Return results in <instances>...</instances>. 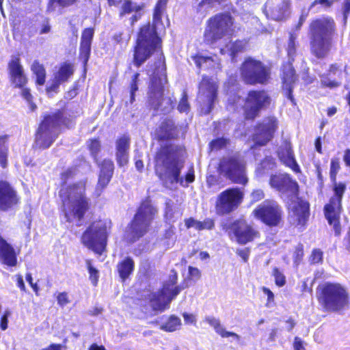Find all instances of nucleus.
I'll list each match as a JSON object with an SVG mask.
<instances>
[{
	"label": "nucleus",
	"mask_w": 350,
	"mask_h": 350,
	"mask_svg": "<svg viewBox=\"0 0 350 350\" xmlns=\"http://www.w3.org/2000/svg\"><path fill=\"white\" fill-rule=\"evenodd\" d=\"M72 169H68L62 173L61 179L64 184L59 190L63 211L68 221H80L89 209V199L86 196V180L66 185V180L74 176Z\"/></svg>",
	"instance_id": "obj_1"
},
{
	"label": "nucleus",
	"mask_w": 350,
	"mask_h": 350,
	"mask_svg": "<svg viewBox=\"0 0 350 350\" xmlns=\"http://www.w3.org/2000/svg\"><path fill=\"white\" fill-rule=\"evenodd\" d=\"M154 169L157 176L163 185L168 189L176 188L179 183L183 186L184 180L180 176L184 161L180 158V150L173 144L161 146L154 158Z\"/></svg>",
	"instance_id": "obj_2"
},
{
	"label": "nucleus",
	"mask_w": 350,
	"mask_h": 350,
	"mask_svg": "<svg viewBox=\"0 0 350 350\" xmlns=\"http://www.w3.org/2000/svg\"><path fill=\"white\" fill-rule=\"evenodd\" d=\"M168 1L157 0L153 12V25L148 24L140 29L133 57L134 65L137 67H139L151 56L159 42L156 31L161 23Z\"/></svg>",
	"instance_id": "obj_3"
},
{
	"label": "nucleus",
	"mask_w": 350,
	"mask_h": 350,
	"mask_svg": "<svg viewBox=\"0 0 350 350\" xmlns=\"http://www.w3.org/2000/svg\"><path fill=\"white\" fill-rule=\"evenodd\" d=\"M148 88V102L154 110L167 113L174 108L175 98L169 92L166 68L161 59L157 62Z\"/></svg>",
	"instance_id": "obj_4"
},
{
	"label": "nucleus",
	"mask_w": 350,
	"mask_h": 350,
	"mask_svg": "<svg viewBox=\"0 0 350 350\" xmlns=\"http://www.w3.org/2000/svg\"><path fill=\"white\" fill-rule=\"evenodd\" d=\"M334 28V23L331 18H323L311 23L310 25L312 36L311 50L318 58H323L327 54Z\"/></svg>",
	"instance_id": "obj_5"
},
{
	"label": "nucleus",
	"mask_w": 350,
	"mask_h": 350,
	"mask_svg": "<svg viewBox=\"0 0 350 350\" xmlns=\"http://www.w3.org/2000/svg\"><path fill=\"white\" fill-rule=\"evenodd\" d=\"M157 213V209L152 206L150 201H144L126 232V237L128 241L134 242L144 236Z\"/></svg>",
	"instance_id": "obj_6"
},
{
	"label": "nucleus",
	"mask_w": 350,
	"mask_h": 350,
	"mask_svg": "<svg viewBox=\"0 0 350 350\" xmlns=\"http://www.w3.org/2000/svg\"><path fill=\"white\" fill-rule=\"evenodd\" d=\"M319 301L323 308L331 312L344 309L349 303L346 289L339 284H326L321 288Z\"/></svg>",
	"instance_id": "obj_7"
},
{
	"label": "nucleus",
	"mask_w": 350,
	"mask_h": 350,
	"mask_svg": "<svg viewBox=\"0 0 350 350\" xmlns=\"http://www.w3.org/2000/svg\"><path fill=\"white\" fill-rule=\"evenodd\" d=\"M62 116V113L58 111L44 117L36 133L35 143L37 147L46 149L51 146L59 134Z\"/></svg>",
	"instance_id": "obj_8"
},
{
	"label": "nucleus",
	"mask_w": 350,
	"mask_h": 350,
	"mask_svg": "<svg viewBox=\"0 0 350 350\" xmlns=\"http://www.w3.org/2000/svg\"><path fill=\"white\" fill-rule=\"evenodd\" d=\"M177 275L174 273L170 280V283L164 284L162 290L157 293L147 291L144 294L146 299L148 300L150 307L154 311H163L169 307L170 303L182 288L178 286H174L176 283Z\"/></svg>",
	"instance_id": "obj_9"
},
{
	"label": "nucleus",
	"mask_w": 350,
	"mask_h": 350,
	"mask_svg": "<svg viewBox=\"0 0 350 350\" xmlns=\"http://www.w3.org/2000/svg\"><path fill=\"white\" fill-rule=\"evenodd\" d=\"M233 18L230 14L222 13L215 15L208 21L205 30L206 41L213 43L225 36L233 33Z\"/></svg>",
	"instance_id": "obj_10"
},
{
	"label": "nucleus",
	"mask_w": 350,
	"mask_h": 350,
	"mask_svg": "<svg viewBox=\"0 0 350 350\" xmlns=\"http://www.w3.org/2000/svg\"><path fill=\"white\" fill-rule=\"evenodd\" d=\"M107 240V226L102 221L93 222L81 237L83 244L98 254H101L105 250Z\"/></svg>",
	"instance_id": "obj_11"
},
{
	"label": "nucleus",
	"mask_w": 350,
	"mask_h": 350,
	"mask_svg": "<svg viewBox=\"0 0 350 350\" xmlns=\"http://www.w3.org/2000/svg\"><path fill=\"white\" fill-rule=\"evenodd\" d=\"M269 75V69L260 61L252 57L245 59L241 67V76L248 84H265Z\"/></svg>",
	"instance_id": "obj_12"
},
{
	"label": "nucleus",
	"mask_w": 350,
	"mask_h": 350,
	"mask_svg": "<svg viewBox=\"0 0 350 350\" xmlns=\"http://www.w3.org/2000/svg\"><path fill=\"white\" fill-rule=\"evenodd\" d=\"M219 173L238 184L245 185L247 182L244 161L239 157H224L219 166Z\"/></svg>",
	"instance_id": "obj_13"
},
{
	"label": "nucleus",
	"mask_w": 350,
	"mask_h": 350,
	"mask_svg": "<svg viewBox=\"0 0 350 350\" xmlns=\"http://www.w3.org/2000/svg\"><path fill=\"white\" fill-rule=\"evenodd\" d=\"M346 189L344 183H336L334 185V197L330 199L329 203L325 206V215L329 224L332 225L336 235L340 234L339 216L341 211V200Z\"/></svg>",
	"instance_id": "obj_14"
},
{
	"label": "nucleus",
	"mask_w": 350,
	"mask_h": 350,
	"mask_svg": "<svg viewBox=\"0 0 350 350\" xmlns=\"http://www.w3.org/2000/svg\"><path fill=\"white\" fill-rule=\"evenodd\" d=\"M243 199V193L237 187L222 191L217 199L215 205L217 213L225 215L234 211L241 204Z\"/></svg>",
	"instance_id": "obj_15"
},
{
	"label": "nucleus",
	"mask_w": 350,
	"mask_h": 350,
	"mask_svg": "<svg viewBox=\"0 0 350 350\" xmlns=\"http://www.w3.org/2000/svg\"><path fill=\"white\" fill-rule=\"evenodd\" d=\"M217 85L213 79L204 77L199 84L198 101L201 105V113L208 114L211 112L217 97Z\"/></svg>",
	"instance_id": "obj_16"
},
{
	"label": "nucleus",
	"mask_w": 350,
	"mask_h": 350,
	"mask_svg": "<svg viewBox=\"0 0 350 350\" xmlns=\"http://www.w3.org/2000/svg\"><path fill=\"white\" fill-rule=\"evenodd\" d=\"M271 98L263 90L249 92L245 100V114L247 119H254L260 111L269 105Z\"/></svg>",
	"instance_id": "obj_17"
},
{
	"label": "nucleus",
	"mask_w": 350,
	"mask_h": 350,
	"mask_svg": "<svg viewBox=\"0 0 350 350\" xmlns=\"http://www.w3.org/2000/svg\"><path fill=\"white\" fill-rule=\"evenodd\" d=\"M254 214L265 224L275 226L280 221L282 211L275 201L267 200L254 209Z\"/></svg>",
	"instance_id": "obj_18"
},
{
	"label": "nucleus",
	"mask_w": 350,
	"mask_h": 350,
	"mask_svg": "<svg viewBox=\"0 0 350 350\" xmlns=\"http://www.w3.org/2000/svg\"><path fill=\"white\" fill-rule=\"evenodd\" d=\"M277 128V120L273 118H269L256 127L253 136V140L256 144L259 146L265 145L270 141Z\"/></svg>",
	"instance_id": "obj_19"
},
{
	"label": "nucleus",
	"mask_w": 350,
	"mask_h": 350,
	"mask_svg": "<svg viewBox=\"0 0 350 350\" xmlns=\"http://www.w3.org/2000/svg\"><path fill=\"white\" fill-rule=\"evenodd\" d=\"M19 202L16 191L8 183L0 181V210L8 211L18 205Z\"/></svg>",
	"instance_id": "obj_20"
},
{
	"label": "nucleus",
	"mask_w": 350,
	"mask_h": 350,
	"mask_svg": "<svg viewBox=\"0 0 350 350\" xmlns=\"http://www.w3.org/2000/svg\"><path fill=\"white\" fill-rule=\"evenodd\" d=\"M289 218L296 226H304L309 216V204L307 202L297 199L289 204Z\"/></svg>",
	"instance_id": "obj_21"
},
{
	"label": "nucleus",
	"mask_w": 350,
	"mask_h": 350,
	"mask_svg": "<svg viewBox=\"0 0 350 350\" xmlns=\"http://www.w3.org/2000/svg\"><path fill=\"white\" fill-rule=\"evenodd\" d=\"M230 230L233 232L237 241L242 245L253 241L254 239L258 236V232L244 220L234 221L231 225Z\"/></svg>",
	"instance_id": "obj_22"
},
{
	"label": "nucleus",
	"mask_w": 350,
	"mask_h": 350,
	"mask_svg": "<svg viewBox=\"0 0 350 350\" xmlns=\"http://www.w3.org/2000/svg\"><path fill=\"white\" fill-rule=\"evenodd\" d=\"M269 184L272 188L277 189L282 193L289 192L295 197L298 192V184L288 174L272 175Z\"/></svg>",
	"instance_id": "obj_23"
},
{
	"label": "nucleus",
	"mask_w": 350,
	"mask_h": 350,
	"mask_svg": "<svg viewBox=\"0 0 350 350\" xmlns=\"http://www.w3.org/2000/svg\"><path fill=\"white\" fill-rule=\"evenodd\" d=\"M100 174L96 187V193L99 196L102 191L107 186L113 174L114 165L111 160L104 159L99 165Z\"/></svg>",
	"instance_id": "obj_24"
},
{
	"label": "nucleus",
	"mask_w": 350,
	"mask_h": 350,
	"mask_svg": "<svg viewBox=\"0 0 350 350\" xmlns=\"http://www.w3.org/2000/svg\"><path fill=\"white\" fill-rule=\"evenodd\" d=\"M283 92L286 98L295 105V100L293 96V83L296 80L295 70L291 63L283 67Z\"/></svg>",
	"instance_id": "obj_25"
},
{
	"label": "nucleus",
	"mask_w": 350,
	"mask_h": 350,
	"mask_svg": "<svg viewBox=\"0 0 350 350\" xmlns=\"http://www.w3.org/2000/svg\"><path fill=\"white\" fill-rule=\"evenodd\" d=\"M342 70L336 64L331 65L327 74L319 75L321 85L330 89L336 88L341 85Z\"/></svg>",
	"instance_id": "obj_26"
},
{
	"label": "nucleus",
	"mask_w": 350,
	"mask_h": 350,
	"mask_svg": "<svg viewBox=\"0 0 350 350\" xmlns=\"http://www.w3.org/2000/svg\"><path fill=\"white\" fill-rule=\"evenodd\" d=\"M130 141V137L126 135H123L116 141V159L120 167L124 166L129 161Z\"/></svg>",
	"instance_id": "obj_27"
},
{
	"label": "nucleus",
	"mask_w": 350,
	"mask_h": 350,
	"mask_svg": "<svg viewBox=\"0 0 350 350\" xmlns=\"http://www.w3.org/2000/svg\"><path fill=\"white\" fill-rule=\"evenodd\" d=\"M8 69L12 83L16 86L23 87L27 82L23 68L18 57H13L8 64Z\"/></svg>",
	"instance_id": "obj_28"
},
{
	"label": "nucleus",
	"mask_w": 350,
	"mask_h": 350,
	"mask_svg": "<svg viewBox=\"0 0 350 350\" xmlns=\"http://www.w3.org/2000/svg\"><path fill=\"white\" fill-rule=\"evenodd\" d=\"M0 260L9 267L17 264L16 254L12 245L8 243L0 234Z\"/></svg>",
	"instance_id": "obj_29"
},
{
	"label": "nucleus",
	"mask_w": 350,
	"mask_h": 350,
	"mask_svg": "<svg viewBox=\"0 0 350 350\" xmlns=\"http://www.w3.org/2000/svg\"><path fill=\"white\" fill-rule=\"evenodd\" d=\"M73 74L72 66L69 64L62 65L55 75L54 79L50 86L46 88L47 92H56L62 83L66 81Z\"/></svg>",
	"instance_id": "obj_30"
},
{
	"label": "nucleus",
	"mask_w": 350,
	"mask_h": 350,
	"mask_svg": "<svg viewBox=\"0 0 350 350\" xmlns=\"http://www.w3.org/2000/svg\"><path fill=\"white\" fill-rule=\"evenodd\" d=\"M205 321L215 329V332L221 338H230V342L239 344L241 337L237 334L229 332L221 324L220 321L213 317H206Z\"/></svg>",
	"instance_id": "obj_31"
},
{
	"label": "nucleus",
	"mask_w": 350,
	"mask_h": 350,
	"mask_svg": "<svg viewBox=\"0 0 350 350\" xmlns=\"http://www.w3.org/2000/svg\"><path fill=\"white\" fill-rule=\"evenodd\" d=\"M278 157L280 161L289 167L293 172L297 173L300 172L299 167L295 161L291 146L288 144H285L281 146L278 150Z\"/></svg>",
	"instance_id": "obj_32"
},
{
	"label": "nucleus",
	"mask_w": 350,
	"mask_h": 350,
	"mask_svg": "<svg viewBox=\"0 0 350 350\" xmlns=\"http://www.w3.org/2000/svg\"><path fill=\"white\" fill-rule=\"evenodd\" d=\"M142 8L143 6L137 5L130 0H124L120 8V16L123 17L126 14L134 13L131 18V24L133 25L135 22L140 18L141 14L139 12L142 10Z\"/></svg>",
	"instance_id": "obj_33"
},
{
	"label": "nucleus",
	"mask_w": 350,
	"mask_h": 350,
	"mask_svg": "<svg viewBox=\"0 0 350 350\" xmlns=\"http://www.w3.org/2000/svg\"><path fill=\"white\" fill-rule=\"evenodd\" d=\"M157 134L158 138L161 140L176 137L178 135V131L174 122L170 119L164 120L158 129Z\"/></svg>",
	"instance_id": "obj_34"
},
{
	"label": "nucleus",
	"mask_w": 350,
	"mask_h": 350,
	"mask_svg": "<svg viewBox=\"0 0 350 350\" xmlns=\"http://www.w3.org/2000/svg\"><path fill=\"white\" fill-rule=\"evenodd\" d=\"M290 14V1L282 0L270 12V17L275 21H281Z\"/></svg>",
	"instance_id": "obj_35"
},
{
	"label": "nucleus",
	"mask_w": 350,
	"mask_h": 350,
	"mask_svg": "<svg viewBox=\"0 0 350 350\" xmlns=\"http://www.w3.org/2000/svg\"><path fill=\"white\" fill-rule=\"evenodd\" d=\"M134 268V262L133 260L128 257L120 262L118 265V271L120 275V277L122 280L126 279L130 274L132 273Z\"/></svg>",
	"instance_id": "obj_36"
},
{
	"label": "nucleus",
	"mask_w": 350,
	"mask_h": 350,
	"mask_svg": "<svg viewBox=\"0 0 350 350\" xmlns=\"http://www.w3.org/2000/svg\"><path fill=\"white\" fill-rule=\"evenodd\" d=\"M246 44L247 42L245 40H236L226 44L224 49H220V52L222 54L229 52L230 55L234 58L237 53L242 52L245 49Z\"/></svg>",
	"instance_id": "obj_37"
},
{
	"label": "nucleus",
	"mask_w": 350,
	"mask_h": 350,
	"mask_svg": "<svg viewBox=\"0 0 350 350\" xmlns=\"http://www.w3.org/2000/svg\"><path fill=\"white\" fill-rule=\"evenodd\" d=\"M31 70L36 76V83L39 85H44L45 82L46 72L43 66L35 61L31 65Z\"/></svg>",
	"instance_id": "obj_38"
},
{
	"label": "nucleus",
	"mask_w": 350,
	"mask_h": 350,
	"mask_svg": "<svg viewBox=\"0 0 350 350\" xmlns=\"http://www.w3.org/2000/svg\"><path fill=\"white\" fill-rule=\"evenodd\" d=\"M31 70L36 76V83L39 85H44L45 82L46 72L43 66L35 61L31 65Z\"/></svg>",
	"instance_id": "obj_39"
},
{
	"label": "nucleus",
	"mask_w": 350,
	"mask_h": 350,
	"mask_svg": "<svg viewBox=\"0 0 350 350\" xmlns=\"http://www.w3.org/2000/svg\"><path fill=\"white\" fill-rule=\"evenodd\" d=\"M181 325L180 319L175 316L169 317L167 321L161 326V329L166 332H174Z\"/></svg>",
	"instance_id": "obj_40"
},
{
	"label": "nucleus",
	"mask_w": 350,
	"mask_h": 350,
	"mask_svg": "<svg viewBox=\"0 0 350 350\" xmlns=\"http://www.w3.org/2000/svg\"><path fill=\"white\" fill-rule=\"evenodd\" d=\"M179 215L178 207L175 206L172 200H167L165 202V217L166 219L171 222L176 215Z\"/></svg>",
	"instance_id": "obj_41"
},
{
	"label": "nucleus",
	"mask_w": 350,
	"mask_h": 350,
	"mask_svg": "<svg viewBox=\"0 0 350 350\" xmlns=\"http://www.w3.org/2000/svg\"><path fill=\"white\" fill-rule=\"evenodd\" d=\"M7 136H0V165L3 167L7 166L8 146L6 144Z\"/></svg>",
	"instance_id": "obj_42"
},
{
	"label": "nucleus",
	"mask_w": 350,
	"mask_h": 350,
	"mask_svg": "<svg viewBox=\"0 0 350 350\" xmlns=\"http://www.w3.org/2000/svg\"><path fill=\"white\" fill-rule=\"evenodd\" d=\"M250 1V0H236V4L240 7V11L235 10L234 12L241 15L244 21L247 19L248 16H250L249 14Z\"/></svg>",
	"instance_id": "obj_43"
},
{
	"label": "nucleus",
	"mask_w": 350,
	"mask_h": 350,
	"mask_svg": "<svg viewBox=\"0 0 350 350\" xmlns=\"http://www.w3.org/2000/svg\"><path fill=\"white\" fill-rule=\"evenodd\" d=\"M194 62L198 68L213 66V59L210 57L197 55L193 57Z\"/></svg>",
	"instance_id": "obj_44"
},
{
	"label": "nucleus",
	"mask_w": 350,
	"mask_h": 350,
	"mask_svg": "<svg viewBox=\"0 0 350 350\" xmlns=\"http://www.w3.org/2000/svg\"><path fill=\"white\" fill-rule=\"evenodd\" d=\"M273 166V163H271V159H266L256 168V176L258 177H262V176L267 174L268 173L269 169H271Z\"/></svg>",
	"instance_id": "obj_45"
},
{
	"label": "nucleus",
	"mask_w": 350,
	"mask_h": 350,
	"mask_svg": "<svg viewBox=\"0 0 350 350\" xmlns=\"http://www.w3.org/2000/svg\"><path fill=\"white\" fill-rule=\"evenodd\" d=\"M139 73H135L131 79V82L129 88L130 92V103L132 104L135 98V93L138 90V81H139Z\"/></svg>",
	"instance_id": "obj_46"
},
{
	"label": "nucleus",
	"mask_w": 350,
	"mask_h": 350,
	"mask_svg": "<svg viewBox=\"0 0 350 350\" xmlns=\"http://www.w3.org/2000/svg\"><path fill=\"white\" fill-rule=\"evenodd\" d=\"M91 44L89 43L81 42L80 44V59L84 64H86L89 59Z\"/></svg>",
	"instance_id": "obj_47"
},
{
	"label": "nucleus",
	"mask_w": 350,
	"mask_h": 350,
	"mask_svg": "<svg viewBox=\"0 0 350 350\" xmlns=\"http://www.w3.org/2000/svg\"><path fill=\"white\" fill-rule=\"evenodd\" d=\"M334 2V0H315L310 5L309 10H313L314 12L319 11V9H316L317 5H320L323 8L327 9L330 8Z\"/></svg>",
	"instance_id": "obj_48"
},
{
	"label": "nucleus",
	"mask_w": 350,
	"mask_h": 350,
	"mask_svg": "<svg viewBox=\"0 0 350 350\" xmlns=\"http://www.w3.org/2000/svg\"><path fill=\"white\" fill-rule=\"evenodd\" d=\"M177 108L180 113H187L190 110V105L188 103L187 94L185 92L183 93V96Z\"/></svg>",
	"instance_id": "obj_49"
},
{
	"label": "nucleus",
	"mask_w": 350,
	"mask_h": 350,
	"mask_svg": "<svg viewBox=\"0 0 350 350\" xmlns=\"http://www.w3.org/2000/svg\"><path fill=\"white\" fill-rule=\"evenodd\" d=\"M226 1V0H202L198 5V10L200 12L204 6H206V8H213L224 3Z\"/></svg>",
	"instance_id": "obj_50"
},
{
	"label": "nucleus",
	"mask_w": 350,
	"mask_h": 350,
	"mask_svg": "<svg viewBox=\"0 0 350 350\" xmlns=\"http://www.w3.org/2000/svg\"><path fill=\"white\" fill-rule=\"evenodd\" d=\"M87 265L90 273V279L94 285H96L98 279V271L92 266L90 260H87Z\"/></svg>",
	"instance_id": "obj_51"
},
{
	"label": "nucleus",
	"mask_w": 350,
	"mask_h": 350,
	"mask_svg": "<svg viewBox=\"0 0 350 350\" xmlns=\"http://www.w3.org/2000/svg\"><path fill=\"white\" fill-rule=\"evenodd\" d=\"M89 149L91 152L92 155L94 157V159L96 161V155L100 151V144L99 141L97 139H91L88 144Z\"/></svg>",
	"instance_id": "obj_52"
},
{
	"label": "nucleus",
	"mask_w": 350,
	"mask_h": 350,
	"mask_svg": "<svg viewBox=\"0 0 350 350\" xmlns=\"http://www.w3.org/2000/svg\"><path fill=\"white\" fill-rule=\"evenodd\" d=\"M93 36L94 29L92 28H87L84 29L82 33L81 42L92 44Z\"/></svg>",
	"instance_id": "obj_53"
},
{
	"label": "nucleus",
	"mask_w": 350,
	"mask_h": 350,
	"mask_svg": "<svg viewBox=\"0 0 350 350\" xmlns=\"http://www.w3.org/2000/svg\"><path fill=\"white\" fill-rule=\"evenodd\" d=\"M273 275L275 278V282L278 286H283L286 283L285 276L278 269L275 268L273 271Z\"/></svg>",
	"instance_id": "obj_54"
},
{
	"label": "nucleus",
	"mask_w": 350,
	"mask_h": 350,
	"mask_svg": "<svg viewBox=\"0 0 350 350\" xmlns=\"http://www.w3.org/2000/svg\"><path fill=\"white\" fill-rule=\"evenodd\" d=\"M297 36L294 35L293 33H291L290 38H289V42L288 44V55L289 57V59H293V55L295 54V39Z\"/></svg>",
	"instance_id": "obj_55"
},
{
	"label": "nucleus",
	"mask_w": 350,
	"mask_h": 350,
	"mask_svg": "<svg viewBox=\"0 0 350 350\" xmlns=\"http://www.w3.org/2000/svg\"><path fill=\"white\" fill-rule=\"evenodd\" d=\"M323 260V252L319 249H315L312 251L310 257L311 263L316 264L321 262Z\"/></svg>",
	"instance_id": "obj_56"
},
{
	"label": "nucleus",
	"mask_w": 350,
	"mask_h": 350,
	"mask_svg": "<svg viewBox=\"0 0 350 350\" xmlns=\"http://www.w3.org/2000/svg\"><path fill=\"white\" fill-rule=\"evenodd\" d=\"M77 1V0H51L49 1V3L48 10H54L53 8V4L55 2L57 3L61 6L66 7V6H69V5H72Z\"/></svg>",
	"instance_id": "obj_57"
},
{
	"label": "nucleus",
	"mask_w": 350,
	"mask_h": 350,
	"mask_svg": "<svg viewBox=\"0 0 350 350\" xmlns=\"http://www.w3.org/2000/svg\"><path fill=\"white\" fill-rule=\"evenodd\" d=\"M342 13L343 16V23L345 25L347 22V18L350 14V0H345L342 7Z\"/></svg>",
	"instance_id": "obj_58"
},
{
	"label": "nucleus",
	"mask_w": 350,
	"mask_h": 350,
	"mask_svg": "<svg viewBox=\"0 0 350 350\" xmlns=\"http://www.w3.org/2000/svg\"><path fill=\"white\" fill-rule=\"evenodd\" d=\"M227 141L226 139L221 137L213 140L211 142L210 146L212 150H218L226 146Z\"/></svg>",
	"instance_id": "obj_59"
},
{
	"label": "nucleus",
	"mask_w": 350,
	"mask_h": 350,
	"mask_svg": "<svg viewBox=\"0 0 350 350\" xmlns=\"http://www.w3.org/2000/svg\"><path fill=\"white\" fill-rule=\"evenodd\" d=\"M262 291L265 295L267 296V301L266 306L267 307L272 306L274 302V294L273 293V292L269 288L265 286L262 287Z\"/></svg>",
	"instance_id": "obj_60"
},
{
	"label": "nucleus",
	"mask_w": 350,
	"mask_h": 350,
	"mask_svg": "<svg viewBox=\"0 0 350 350\" xmlns=\"http://www.w3.org/2000/svg\"><path fill=\"white\" fill-rule=\"evenodd\" d=\"M304 255L303 246L301 245H298L293 254V258L295 263L299 264L301 261Z\"/></svg>",
	"instance_id": "obj_61"
},
{
	"label": "nucleus",
	"mask_w": 350,
	"mask_h": 350,
	"mask_svg": "<svg viewBox=\"0 0 350 350\" xmlns=\"http://www.w3.org/2000/svg\"><path fill=\"white\" fill-rule=\"evenodd\" d=\"M200 228H198V230H211L214 227V221L211 219H206L203 221H200Z\"/></svg>",
	"instance_id": "obj_62"
},
{
	"label": "nucleus",
	"mask_w": 350,
	"mask_h": 350,
	"mask_svg": "<svg viewBox=\"0 0 350 350\" xmlns=\"http://www.w3.org/2000/svg\"><path fill=\"white\" fill-rule=\"evenodd\" d=\"M22 96L29 103L31 109L33 111L36 108L35 104L31 102L32 96L28 89H23L22 90Z\"/></svg>",
	"instance_id": "obj_63"
},
{
	"label": "nucleus",
	"mask_w": 350,
	"mask_h": 350,
	"mask_svg": "<svg viewBox=\"0 0 350 350\" xmlns=\"http://www.w3.org/2000/svg\"><path fill=\"white\" fill-rule=\"evenodd\" d=\"M57 304L62 307H64L70 302L68 295L65 292L58 294L57 297Z\"/></svg>",
	"instance_id": "obj_64"
}]
</instances>
